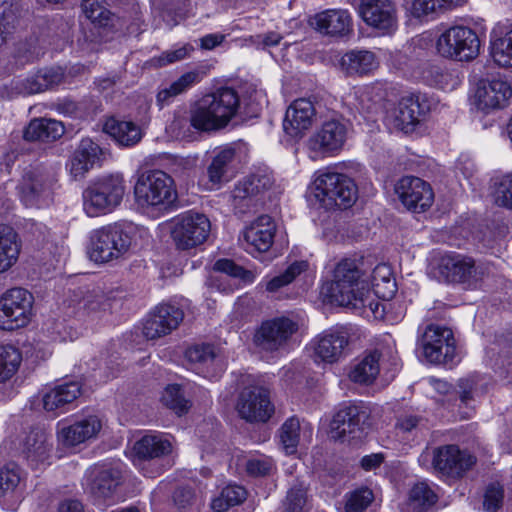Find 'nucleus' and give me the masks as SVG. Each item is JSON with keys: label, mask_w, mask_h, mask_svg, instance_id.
Segmentation results:
<instances>
[{"label": "nucleus", "mask_w": 512, "mask_h": 512, "mask_svg": "<svg viewBox=\"0 0 512 512\" xmlns=\"http://www.w3.org/2000/svg\"><path fill=\"white\" fill-rule=\"evenodd\" d=\"M360 265L361 261L356 258H343L337 262L328 288L331 302L351 309H361L369 305L373 310L369 300V284L364 279Z\"/></svg>", "instance_id": "nucleus-1"}, {"label": "nucleus", "mask_w": 512, "mask_h": 512, "mask_svg": "<svg viewBox=\"0 0 512 512\" xmlns=\"http://www.w3.org/2000/svg\"><path fill=\"white\" fill-rule=\"evenodd\" d=\"M137 228L129 222H114L90 234L89 257L95 263H108L124 257L135 242Z\"/></svg>", "instance_id": "nucleus-2"}, {"label": "nucleus", "mask_w": 512, "mask_h": 512, "mask_svg": "<svg viewBox=\"0 0 512 512\" xmlns=\"http://www.w3.org/2000/svg\"><path fill=\"white\" fill-rule=\"evenodd\" d=\"M239 107L237 92L232 88H220L193 105L194 124L203 132L222 129L236 116Z\"/></svg>", "instance_id": "nucleus-3"}, {"label": "nucleus", "mask_w": 512, "mask_h": 512, "mask_svg": "<svg viewBox=\"0 0 512 512\" xmlns=\"http://www.w3.org/2000/svg\"><path fill=\"white\" fill-rule=\"evenodd\" d=\"M122 174H109L92 181L83 191V210L89 217L106 215L114 211L125 195Z\"/></svg>", "instance_id": "nucleus-4"}, {"label": "nucleus", "mask_w": 512, "mask_h": 512, "mask_svg": "<svg viewBox=\"0 0 512 512\" xmlns=\"http://www.w3.org/2000/svg\"><path fill=\"white\" fill-rule=\"evenodd\" d=\"M314 185L315 197L326 209H346L357 200L358 190L354 180L333 168L320 171Z\"/></svg>", "instance_id": "nucleus-5"}, {"label": "nucleus", "mask_w": 512, "mask_h": 512, "mask_svg": "<svg viewBox=\"0 0 512 512\" xmlns=\"http://www.w3.org/2000/svg\"><path fill=\"white\" fill-rule=\"evenodd\" d=\"M134 195L142 207L166 208L177 198L174 180L161 170H148L139 174Z\"/></svg>", "instance_id": "nucleus-6"}, {"label": "nucleus", "mask_w": 512, "mask_h": 512, "mask_svg": "<svg viewBox=\"0 0 512 512\" xmlns=\"http://www.w3.org/2000/svg\"><path fill=\"white\" fill-rule=\"evenodd\" d=\"M211 222L193 210L177 215L169 222L170 237L178 250H190L202 245L209 237Z\"/></svg>", "instance_id": "nucleus-7"}, {"label": "nucleus", "mask_w": 512, "mask_h": 512, "mask_svg": "<svg viewBox=\"0 0 512 512\" xmlns=\"http://www.w3.org/2000/svg\"><path fill=\"white\" fill-rule=\"evenodd\" d=\"M33 295L24 288L14 287L0 295V329L14 331L26 327L33 315Z\"/></svg>", "instance_id": "nucleus-8"}, {"label": "nucleus", "mask_w": 512, "mask_h": 512, "mask_svg": "<svg viewBox=\"0 0 512 512\" xmlns=\"http://www.w3.org/2000/svg\"><path fill=\"white\" fill-rule=\"evenodd\" d=\"M349 132V123L341 117H331L322 122L308 138L307 148L311 159L334 155L344 146Z\"/></svg>", "instance_id": "nucleus-9"}, {"label": "nucleus", "mask_w": 512, "mask_h": 512, "mask_svg": "<svg viewBox=\"0 0 512 512\" xmlns=\"http://www.w3.org/2000/svg\"><path fill=\"white\" fill-rule=\"evenodd\" d=\"M480 39L476 32L466 26L456 25L445 30L438 38V53L458 61H470L480 53Z\"/></svg>", "instance_id": "nucleus-10"}, {"label": "nucleus", "mask_w": 512, "mask_h": 512, "mask_svg": "<svg viewBox=\"0 0 512 512\" xmlns=\"http://www.w3.org/2000/svg\"><path fill=\"white\" fill-rule=\"evenodd\" d=\"M298 329L299 322L292 317L266 320L256 329L253 343L261 351L275 352L283 348Z\"/></svg>", "instance_id": "nucleus-11"}, {"label": "nucleus", "mask_w": 512, "mask_h": 512, "mask_svg": "<svg viewBox=\"0 0 512 512\" xmlns=\"http://www.w3.org/2000/svg\"><path fill=\"white\" fill-rule=\"evenodd\" d=\"M420 345L430 363L452 365L456 357V344L450 328L431 324L426 327Z\"/></svg>", "instance_id": "nucleus-12"}, {"label": "nucleus", "mask_w": 512, "mask_h": 512, "mask_svg": "<svg viewBox=\"0 0 512 512\" xmlns=\"http://www.w3.org/2000/svg\"><path fill=\"white\" fill-rule=\"evenodd\" d=\"M439 275L447 282L475 286L483 277L481 265L467 255L448 253L440 258L438 264Z\"/></svg>", "instance_id": "nucleus-13"}, {"label": "nucleus", "mask_w": 512, "mask_h": 512, "mask_svg": "<svg viewBox=\"0 0 512 512\" xmlns=\"http://www.w3.org/2000/svg\"><path fill=\"white\" fill-rule=\"evenodd\" d=\"M352 335L353 327L350 325L336 326L322 332L313 342L316 360L327 364L339 362L348 354Z\"/></svg>", "instance_id": "nucleus-14"}, {"label": "nucleus", "mask_w": 512, "mask_h": 512, "mask_svg": "<svg viewBox=\"0 0 512 512\" xmlns=\"http://www.w3.org/2000/svg\"><path fill=\"white\" fill-rule=\"evenodd\" d=\"M511 97L512 87L504 78L481 79L476 86L473 105L478 111L489 114L505 108Z\"/></svg>", "instance_id": "nucleus-15"}, {"label": "nucleus", "mask_w": 512, "mask_h": 512, "mask_svg": "<svg viewBox=\"0 0 512 512\" xmlns=\"http://www.w3.org/2000/svg\"><path fill=\"white\" fill-rule=\"evenodd\" d=\"M102 429V422L97 415L77 418L72 423L60 421L56 427L58 445L63 448H75L95 439Z\"/></svg>", "instance_id": "nucleus-16"}, {"label": "nucleus", "mask_w": 512, "mask_h": 512, "mask_svg": "<svg viewBox=\"0 0 512 512\" xmlns=\"http://www.w3.org/2000/svg\"><path fill=\"white\" fill-rule=\"evenodd\" d=\"M184 312L175 304L161 303L147 316L143 323V335L147 340H156L170 334L183 321Z\"/></svg>", "instance_id": "nucleus-17"}, {"label": "nucleus", "mask_w": 512, "mask_h": 512, "mask_svg": "<svg viewBox=\"0 0 512 512\" xmlns=\"http://www.w3.org/2000/svg\"><path fill=\"white\" fill-rule=\"evenodd\" d=\"M121 479L119 466L107 464L96 466L89 473L87 489L98 505H105L108 501L113 503Z\"/></svg>", "instance_id": "nucleus-18"}, {"label": "nucleus", "mask_w": 512, "mask_h": 512, "mask_svg": "<svg viewBox=\"0 0 512 512\" xmlns=\"http://www.w3.org/2000/svg\"><path fill=\"white\" fill-rule=\"evenodd\" d=\"M395 190L401 203L414 213L425 212L434 202L431 185L418 177H403L398 181Z\"/></svg>", "instance_id": "nucleus-19"}, {"label": "nucleus", "mask_w": 512, "mask_h": 512, "mask_svg": "<svg viewBox=\"0 0 512 512\" xmlns=\"http://www.w3.org/2000/svg\"><path fill=\"white\" fill-rule=\"evenodd\" d=\"M276 224L268 215L256 218L243 231V247L253 257L268 252L274 243Z\"/></svg>", "instance_id": "nucleus-20"}, {"label": "nucleus", "mask_w": 512, "mask_h": 512, "mask_svg": "<svg viewBox=\"0 0 512 512\" xmlns=\"http://www.w3.org/2000/svg\"><path fill=\"white\" fill-rule=\"evenodd\" d=\"M237 411L248 422H266L273 414L274 407L264 388L252 387L240 393Z\"/></svg>", "instance_id": "nucleus-21"}, {"label": "nucleus", "mask_w": 512, "mask_h": 512, "mask_svg": "<svg viewBox=\"0 0 512 512\" xmlns=\"http://www.w3.org/2000/svg\"><path fill=\"white\" fill-rule=\"evenodd\" d=\"M366 418L367 413L361 405L343 404L331 422L332 437L340 440L360 437Z\"/></svg>", "instance_id": "nucleus-22"}, {"label": "nucleus", "mask_w": 512, "mask_h": 512, "mask_svg": "<svg viewBox=\"0 0 512 512\" xmlns=\"http://www.w3.org/2000/svg\"><path fill=\"white\" fill-rule=\"evenodd\" d=\"M475 457L456 445L438 447L433 452V467L442 474L460 477L475 464Z\"/></svg>", "instance_id": "nucleus-23"}, {"label": "nucleus", "mask_w": 512, "mask_h": 512, "mask_svg": "<svg viewBox=\"0 0 512 512\" xmlns=\"http://www.w3.org/2000/svg\"><path fill=\"white\" fill-rule=\"evenodd\" d=\"M359 15L368 26L385 32L397 26V9L392 0H361Z\"/></svg>", "instance_id": "nucleus-24"}, {"label": "nucleus", "mask_w": 512, "mask_h": 512, "mask_svg": "<svg viewBox=\"0 0 512 512\" xmlns=\"http://www.w3.org/2000/svg\"><path fill=\"white\" fill-rule=\"evenodd\" d=\"M428 111V105L420 95L403 96L395 109L390 112L394 126L405 132H412Z\"/></svg>", "instance_id": "nucleus-25"}, {"label": "nucleus", "mask_w": 512, "mask_h": 512, "mask_svg": "<svg viewBox=\"0 0 512 512\" xmlns=\"http://www.w3.org/2000/svg\"><path fill=\"white\" fill-rule=\"evenodd\" d=\"M53 441L49 432L44 428H33L25 437L22 454L33 469L49 465Z\"/></svg>", "instance_id": "nucleus-26"}, {"label": "nucleus", "mask_w": 512, "mask_h": 512, "mask_svg": "<svg viewBox=\"0 0 512 512\" xmlns=\"http://www.w3.org/2000/svg\"><path fill=\"white\" fill-rule=\"evenodd\" d=\"M82 393L78 381H68L46 389L42 393L43 409L55 416L67 412Z\"/></svg>", "instance_id": "nucleus-27"}, {"label": "nucleus", "mask_w": 512, "mask_h": 512, "mask_svg": "<svg viewBox=\"0 0 512 512\" xmlns=\"http://www.w3.org/2000/svg\"><path fill=\"white\" fill-rule=\"evenodd\" d=\"M310 25L324 36L344 37L352 31L353 20L346 9H327L315 14Z\"/></svg>", "instance_id": "nucleus-28"}, {"label": "nucleus", "mask_w": 512, "mask_h": 512, "mask_svg": "<svg viewBox=\"0 0 512 512\" xmlns=\"http://www.w3.org/2000/svg\"><path fill=\"white\" fill-rule=\"evenodd\" d=\"M316 115L315 107L311 100L299 98L294 100L286 110L283 121V129L291 137L300 136L309 129Z\"/></svg>", "instance_id": "nucleus-29"}, {"label": "nucleus", "mask_w": 512, "mask_h": 512, "mask_svg": "<svg viewBox=\"0 0 512 512\" xmlns=\"http://www.w3.org/2000/svg\"><path fill=\"white\" fill-rule=\"evenodd\" d=\"M101 155L102 149L96 142L83 138L66 165L71 177L75 180L82 179L99 162Z\"/></svg>", "instance_id": "nucleus-30"}, {"label": "nucleus", "mask_w": 512, "mask_h": 512, "mask_svg": "<svg viewBox=\"0 0 512 512\" xmlns=\"http://www.w3.org/2000/svg\"><path fill=\"white\" fill-rule=\"evenodd\" d=\"M51 180L42 171L26 174L21 186V199L27 207H40L50 198Z\"/></svg>", "instance_id": "nucleus-31"}, {"label": "nucleus", "mask_w": 512, "mask_h": 512, "mask_svg": "<svg viewBox=\"0 0 512 512\" xmlns=\"http://www.w3.org/2000/svg\"><path fill=\"white\" fill-rule=\"evenodd\" d=\"M133 451L134 463L140 467L145 461L170 454L172 443L165 435L147 434L134 444Z\"/></svg>", "instance_id": "nucleus-32"}, {"label": "nucleus", "mask_w": 512, "mask_h": 512, "mask_svg": "<svg viewBox=\"0 0 512 512\" xmlns=\"http://www.w3.org/2000/svg\"><path fill=\"white\" fill-rule=\"evenodd\" d=\"M340 66L349 76H366L379 67V61L372 51L355 49L341 57Z\"/></svg>", "instance_id": "nucleus-33"}, {"label": "nucleus", "mask_w": 512, "mask_h": 512, "mask_svg": "<svg viewBox=\"0 0 512 512\" xmlns=\"http://www.w3.org/2000/svg\"><path fill=\"white\" fill-rule=\"evenodd\" d=\"M104 131L111 136L115 142L124 147H131L138 144L143 133L141 128L132 121L108 119L104 124Z\"/></svg>", "instance_id": "nucleus-34"}, {"label": "nucleus", "mask_w": 512, "mask_h": 512, "mask_svg": "<svg viewBox=\"0 0 512 512\" xmlns=\"http://www.w3.org/2000/svg\"><path fill=\"white\" fill-rule=\"evenodd\" d=\"M380 372V353L372 351L357 359L350 367L348 377L357 384H372Z\"/></svg>", "instance_id": "nucleus-35"}, {"label": "nucleus", "mask_w": 512, "mask_h": 512, "mask_svg": "<svg viewBox=\"0 0 512 512\" xmlns=\"http://www.w3.org/2000/svg\"><path fill=\"white\" fill-rule=\"evenodd\" d=\"M355 96L357 109L362 113L372 114L381 108L387 97V87L385 83L376 81L359 88Z\"/></svg>", "instance_id": "nucleus-36"}, {"label": "nucleus", "mask_w": 512, "mask_h": 512, "mask_svg": "<svg viewBox=\"0 0 512 512\" xmlns=\"http://www.w3.org/2000/svg\"><path fill=\"white\" fill-rule=\"evenodd\" d=\"M21 251L18 234L9 226L0 225V273L16 264Z\"/></svg>", "instance_id": "nucleus-37"}, {"label": "nucleus", "mask_w": 512, "mask_h": 512, "mask_svg": "<svg viewBox=\"0 0 512 512\" xmlns=\"http://www.w3.org/2000/svg\"><path fill=\"white\" fill-rule=\"evenodd\" d=\"M64 134V126L54 119H34L23 132L26 141H55Z\"/></svg>", "instance_id": "nucleus-38"}, {"label": "nucleus", "mask_w": 512, "mask_h": 512, "mask_svg": "<svg viewBox=\"0 0 512 512\" xmlns=\"http://www.w3.org/2000/svg\"><path fill=\"white\" fill-rule=\"evenodd\" d=\"M234 158L235 149L229 146L223 147L215 153L207 168L208 179L212 186H218L229 179V171Z\"/></svg>", "instance_id": "nucleus-39"}, {"label": "nucleus", "mask_w": 512, "mask_h": 512, "mask_svg": "<svg viewBox=\"0 0 512 512\" xmlns=\"http://www.w3.org/2000/svg\"><path fill=\"white\" fill-rule=\"evenodd\" d=\"M370 284L374 294L383 300L391 299L397 290L392 270L387 264H378L373 269Z\"/></svg>", "instance_id": "nucleus-40"}, {"label": "nucleus", "mask_w": 512, "mask_h": 512, "mask_svg": "<svg viewBox=\"0 0 512 512\" xmlns=\"http://www.w3.org/2000/svg\"><path fill=\"white\" fill-rule=\"evenodd\" d=\"M22 360V353L17 347L0 345V383H6L17 374Z\"/></svg>", "instance_id": "nucleus-41"}, {"label": "nucleus", "mask_w": 512, "mask_h": 512, "mask_svg": "<svg viewBox=\"0 0 512 512\" xmlns=\"http://www.w3.org/2000/svg\"><path fill=\"white\" fill-rule=\"evenodd\" d=\"M231 199L235 212L239 214L255 210L260 202L254 190H251V184L248 183L246 178L235 186Z\"/></svg>", "instance_id": "nucleus-42"}, {"label": "nucleus", "mask_w": 512, "mask_h": 512, "mask_svg": "<svg viewBox=\"0 0 512 512\" xmlns=\"http://www.w3.org/2000/svg\"><path fill=\"white\" fill-rule=\"evenodd\" d=\"M410 506L418 512H426L438 501L437 492L425 482L415 484L409 493Z\"/></svg>", "instance_id": "nucleus-43"}, {"label": "nucleus", "mask_w": 512, "mask_h": 512, "mask_svg": "<svg viewBox=\"0 0 512 512\" xmlns=\"http://www.w3.org/2000/svg\"><path fill=\"white\" fill-rule=\"evenodd\" d=\"M491 56L494 62L501 67H512V29L504 36H491Z\"/></svg>", "instance_id": "nucleus-44"}, {"label": "nucleus", "mask_w": 512, "mask_h": 512, "mask_svg": "<svg viewBox=\"0 0 512 512\" xmlns=\"http://www.w3.org/2000/svg\"><path fill=\"white\" fill-rule=\"evenodd\" d=\"M308 269V262L301 260L291 263L285 271L266 282V290L274 293L292 283L299 275Z\"/></svg>", "instance_id": "nucleus-45"}, {"label": "nucleus", "mask_w": 512, "mask_h": 512, "mask_svg": "<svg viewBox=\"0 0 512 512\" xmlns=\"http://www.w3.org/2000/svg\"><path fill=\"white\" fill-rule=\"evenodd\" d=\"M192 128L200 131L193 121V106L189 113L183 109L176 110L166 129L175 138H186L191 135Z\"/></svg>", "instance_id": "nucleus-46"}, {"label": "nucleus", "mask_w": 512, "mask_h": 512, "mask_svg": "<svg viewBox=\"0 0 512 512\" xmlns=\"http://www.w3.org/2000/svg\"><path fill=\"white\" fill-rule=\"evenodd\" d=\"M246 490L239 485H228L222 489L219 497L213 499L211 507L215 512H224L232 506L242 503Z\"/></svg>", "instance_id": "nucleus-47"}, {"label": "nucleus", "mask_w": 512, "mask_h": 512, "mask_svg": "<svg viewBox=\"0 0 512 512\" xmlns=\"http://www.w3.org/2000/svg\"><path fill=\"white\" fill-rule=\"evenodd\" d=\"M161 402L178 415L187 413L191 407L190 400L185 397L181 386L178 384L168 385L164 389Z\"/></svg>", "instance_id": "nucleus-48"}, {"label": "nucleus", "mask_w": 512, "mask_h": 512, "mask_svg": "<svg viewBox=\"0 0 512 512\" xmlns=\"http://www.w3.org/2000/svg\"><path fill=\"white\" fill-rule=\"evenodd\" d=\"M300 421L296 417L288 418L281 426L280 443L286 454H293L300 441Z\"/></svg>", "instance_id": "nucleus-49"}, {"label": "nucleus", "mask_w": 512, "mask_h": 512, "mask_svg": "<svg viewBox=\"0 0 512 512\" xmlns=\"http://www.w3.org/2000/svg\"><path fill=\"white\" fill-rule=\"evenodd\" d=\"M82 9L85 16L99 26H108L112 22V13L100 0H83Z\"/></svg>", "instance_id": "nucleus-50"}, {"label": "nucleus", "mask_w": 512, "mask_h": 512, "mask_svg": "<svg viewBox=\"0 0 512 512\" xmlns=\"http://www.w3.org/2000/svg\"><path fill=\"white\" fill-rule=\"evenodd\" d=\"M493 198L498 206L512 210V173L494 180Z\"/></svg>", "instance_id": "nucleus-51"}, {"label": "nucleus", "mask_w": 512, "mask_h": 512, "mask_svg": "<svg viewBox=\"0 0 512 512\" xmlns=\"http://www.w3.org/2000/svg\"><path fill=\"white\" fill-rule=\"evenodd\" d=\"M306 501V485L299 480H295V483L287 492L282 512H302Z\"/></svg>", "instance_id": "nucleus-52"}, {"label": "nucleus", "mask_w": 512, "mask_h": 512, "mask_svg": "<svg viewBox=\"0 0 512 512\" xmlns=\"http://www.w3.org/2000/svg\"><path fill=\"white\" fill-rule=\"evenodd\" d=\"M185 356L191 364L204 368L213 363L216 353L211 344H196L186 350Z\"/></svg>", "instance_id": "nucleus-53"}, {"label": "nucleus", "mask_w": 512, "mask_h": 512, "mask_svg": "<svg viewBox=\"0 0 512 512\" xmlns=\"http://www.w3.org/2000/svg\"><path fill=\"white\" fill-rule=\"evenodd\" d=\"M216 272L225 274L242 280L244 283H252L257 277V273L251 270H246L238 266L230 259H220L214 265Z\"/></svg>", "instance_id": "nucleus-54"}, {"label": "nucleus", "mask_w": 512, "mask_h": 512, "mask_svg": "<svg viewBox=\"0 0 512 512\" xmlns=\"http://www.w3.org/2000/svg\"><path fill=\"white\" fill-rule=\"evenodd\" d=\"M374 499L368 488L357 489L350 494L345 505L346 512H364Z\"/></svg>", "instance_id": "nucleus-55"}, {"label": "nucleus", "mask_w": 512, "mask_h": 512, "mask_svg": "<svg viewBox=\"0 0 512 512\" xmlns=\"http://www.w3.org/2000/svg\"><path fill=\"white\" fill-rule=\"evenodd\" d=\"M192 50V46L183 45L176 49L163 52L159 57L153 58L152 62L159 67L166 66L187 58Z\"/></svg>", "instance_id": "nucleus-56"}, {"label": "nucleus", "mask_w": 512, "mask_h": 512, "mask_svg": "<svg viewBox=\"0 0 512 512\" xmlns=\"http://www.w3.org/2000/svg\"><path fill=\"white\" fill-rule=\"evenodd\" d=\"M246 471L254 477L265 476L270 473L273 468V461L266 456H253L246 461Z\"/></svg>", "instance_id": "nucleus-57"}, {"label": "nucleus", "mask_w": 512, "mask_h": 512, "mask_svg": "<svg viewBox=\"0 0 512 512\" xmlns=\"http://www.w3.org/2000/svg\"><path fill=\"white\" fill-rule=\"evenodd\" d=\"M504 492L498 483L490 484L484 495V508L488 512H496L502 505Z\"/></svg>", "instance_id": "nucleus-58"}, {"label": "nucleus", "mask_w": 512, "mask_h": 512, "mask_svg": "<svg viewBox=\"0 0 512 512\" xmlns=\"http://www.w3.org/2000/svg\"><path fill=\"white\" fill-rule=\"evenodd\" d=\"M249 184H251V190H254L258 196L261 192L268 190L274 183L272 173L266 170H260L248 176L246 178Z\"/></svg>", "instance_id": "nucleus-59"}, {"label": "nucleus", "mask_w": 512, "mask_h": 512, "mask_svg": "<svg viewBox=\"0 0 512 512\" xmlns=\"http://www.w3.org/2000/svg\"><path fill=\"white\" fill-rule=\"evenodd\" d=\"M109 308V303L103 293H90L83 299V309L88 313H96L99 311H106Z\"/></svg>", "instance_id": "nucleus-60"}, {"label": "nucleus", "mask_w": 512, "mask_h": 512, "mask_svg": "<svg viewBox=\"0 0 512 512\" xmlns=\"http://www.w3.org/2000/svg\"><path fill=\"white\" fill-rule=\"evenodd\" d=\"M19 93L30 95L45 91V84L41 83L38 73L31 75L23 80H19L16 84Z\"/></svg>", "instance_id": "nucleus-61"}, {"label": "nucleus", "mask_w": 512, "mask_h": 512, "mask_svg": "<svg viewBox=\"0 0 512 512\" xmlns=\"http://www.w3.org/2000/svg\"><path fill=\"white\" fill-rule=\"evenodd\" d=\"M436 0H413L409 11L415 18H422L432 13L438 12Z\"/></svg>", "instance_id": "nucleus-62"}, {"label": "nucleus", "mask_w": 512, "mask_h": 512, "mask_svg": "<svg viewBox=\"0 0 512 512\" xmlns=\"http://www.w3.org/2000/svg\"><path fill=\"white\" fill-rule=\"evenodd\" d=\"M42 84H45V90L53 88L62 83L64 73L61 68H47L37 72Z\"/></svg>", "instance_id": "nucleus-63"}, {"label": "nucleus", "mask_w": 512, "mask_h": 512, "mask_svg": "<svg viewBox=\"0 0 512 512\" xmlns=\"http://www.w3.org/2000/svg\"><path fill=\"white\" fill-rule=\"evenodd\" d=\"M200 81L199 73L195 71H190L181 75L176 81L171 83L172 90H174L178 95L187 91L194 84Z\"/></svg>", "instance_id": "nucleus-64"}]
</instances>
